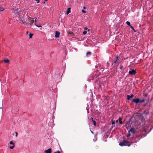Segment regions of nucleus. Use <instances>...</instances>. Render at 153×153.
<instances>
[{
    "label": "nucleus",
    "mask_w": 153,
    "mask_h": 153,
    "mask_svg": "<svg viewBox=\"0 0 153 153\" xmlns=\"http://www.w3.org/2000/svg\"><path fill=\"white\" fill-rule=\"evenodd\" d=\"M87 33V31H84L83 32V35H85Z\"/></svg>",
    "instance_id": "obj_20"
},
{
    "label": "nucleus",
    "mask_w": 153,
    "mask_h": 153,
    "mask_svg": "<svg viewBox=\"0 0 153 153\" xmlns=\"http://www.w3.org/2000/svg\"><path fill=\"white\" fill-rule=\"evenodd\" d=\"M84 29L85 30H87V29H88V28H87V27H85V28H84Z\"/></svg>",
    "instance_id": "obj_31"
},
{
    "label": "nucleus",
    "mask_w": 153,
    "mask_h": 153,
    "mask_svg": "<svg viewBox=\"0 0 153 153\" xmlns=\"http://www.w3.org/2000/svg\"><path fill=\"white\" fill-rule=\"evenodd\" d=\"M145 101V100H143L141 101H140V102H144Z\"/></svg>",
    "instance_id": "obj_24"
},
{
    "label": "nucleus",
    "mask_w": 153,
    "mask_h": 153,
    "mask_svg": "<svg viewBox=\"0 0 153 153\" xmlns=\"http://www.w3.org/2000/svg\"><path fill=\"white\" fill-rule=\"evenodd\" d=\"M91 132L92 133H93V132L92 131H91Z\"/></svg>",
    "instance_id": "obj_34"
},
{
    "label": "nucleus",
    "mask_w": 153,
    "mask_h": 153,
    "mask_svg": "<svg viewBox=\"0 0 153 153\" xmlns=\"http://www.w3.org/2000/svg\"><path fill=\"white\" fill-rule=\"evenodd\" d=\"M126 24L128 26H131V24H130V22H128V21H127L126 22Z\"/></svg>",
    "instance_id": "obj_16"
},
{
    "label": "nucleus",
    "mask_w": 153,
    "mask_h": 153,
    "mask_svg": "<svg viewBox=\"0 0 153 153\" xmlns=\"http://www.w3.org/2000/svg\"><path fill=\"white\" fill-rule=\"evenodd\" d=\"M118 57L117 56H116V61L114 62V63H112V65H113V64H114V63H116V62L117 61V60L118 59Z\"/></svg>",
    "instance_id": "obj_17"
},
{
    "label": "nucleus",
    "mask_w": 153,
    "mask_h": 153,
    "mask_svg": "<svg viewBox=\"0 0 153 153\" xmlns=\"http://www.w3.org/2000/svg\"><path fill=\"white\" fill-rule=\"evenodd\" d=\"M91 119H92V120H93V118H92V117H91Z\"/></svg>",
    "instance_id": "obj_35"
},
{
    "label": "nucleus",
    "mask_w": 153,
    "mask_h": 153,
    "mask_svg": "<svg viewBox=\"0 0 153 153\" xmlns=\"http://www.w3.org/2000/svg\"><path fill=\"white\" fill-rule=\"evenodd\" d=\"M119 145L121 146H129L131 145V144L126 140H124L123 142H120Z\"/></svg>",
    "instance_id": "obj_1"
},
{
    "label": "nucleus",
    "mask_w": 153,
    "mask_h": 153,
    "mask_svg": "<svg viewBox=\"0 0 153 153\" xmlns=\"http://www.w3.org/2000/svg\"><path fill=\"white\" fill-rule=\"evenodd\" d=\"M48 0H45V2H44V3H45V1H47Z\"/></svg>",
    "instance_id": "obj_32"
},
{
    "label": "nucleus",
    "mask_w": 153,
    "mask_h": 153,
    "mask_svg": "<svg viewBox=\"0 0 153 153\" xmlns=\"http://www.w3.org/2000/svg\"><path fill=\"white\" fill-rule=\"evenodd\" d=\"M130 27H131V28L132 30H134V27H133L132 26H131H131H130Z\"/></svg>",
    "instance_id": "obj_26"
},
{
    "label": "nucleus",
    "mask_w": 153,
    "mask_h": 153,
    "mask_svg": "<svg viewBox=\"0 0 153 153\" xmlns=\"http://www.w3.org/2000/svg\"><path fill=\"white\" fill-rule=\"evenodd\" d=\"M60 34V33L59 31H56L55 32V37L56 38H58L59 37Z\"/></svg>",
    "instance_id": "obj_9"
},
{
    "label": "nucleus",
    "mask_w": 153,
    "mask_h": 153,
    "mask_svg": "<svg viewBox=\"0 0 153 153\" xmlns=\"http://www.w3.org/2000/svg\"><path fill=\"white\" fill-rule=\"evenodd\" d=\"M36 1H37V3H39V0H35Z\"/></svg>",
    "instance_id": "obj_28"
},
{
    "label": "nucleus",
    "mask_w": 153,
    "mask_h": 153,
    "mask_svg": "<svg viewBox=\"0 0 153 153\" xmlns=\"http://www.w3.org/2000/svg\"><path fill=\"white\" fill-rule=\"evenodd\" d=\"M122 121H121V119L120 118L118 120H117L116 121H113L112 124H116V126H117L120 124H122Z\"/></svg>",
    "instance_id": "obj_4"
},
{
    "label": "nucleus",
    "mask_w": 153,
    "mask_h": 153,
    "mask_svg": "<svg viewBox=\"0 0 153 153\" xmlns=\"http://www.w3.org/2000/svg\"><path fill=\"white\" fill-rule=\"evenodd\" d=\"M28 33V31H27V33Z\"/></svg>",
    "instance_id": "obj_37"
},
{
    "label": "nucleus",
    "mask_w": 153,
    "mask_h": 153,
    "mask_svg": "<svg viewBox=\"0 0 153 153\" xmlns=\"http://www.w3.org/2000/svg\"><path fill=\"white\" fill-rule=\"evenodd\" d=\"M33 34L30 33L29 34V38H32L33 36Z\"/></svg>",
    "instance_id": "obj_18"
},
{
    "label": "nucleus",
    "mask_w": 153,
    "mask_h": 153,
    "mask_svg": "<svg viewBox=\"0 0 153 153\" xmlns=\"http://www.w3.org/2000/svg\"><path fill=\"white\" fill-rule=\"evenodd\" d=\"M122 68H123V66L122 65H121L120 67V69H122Z\"/></svg>",
    "instance_id": "obj_30"
},
{
    "label": "nucleus",
    "mask_w": 153,
    "mask_h": 153,
    "mask_svg": "<svg viewBox=\"0 0 153 153\" xmlns=\"http://www.w3.org/2000/svg\"><path fill=\"white\" fill-rule=\"evenodd\" d=\"M27 20L28 21V22H27V24H26V25H28L29 24L30 25H32L33 23V19L27 16Z\"/></svg>",
    "instance_id": "obj_2"
},
{
    "label": "nucleus",
    "mask_w": 153,
    "mask_h": 153,
    "mask_svg": "<svg viewBox=\"0 0 153 153\" xmlns=\"http://www.w3.org/2000/svg\"><path fill=\"white\" fill-rule=\"evenodd\" d=\"M131 132L132 133H133L134 132V130L133 128H131L128 131V132Z\"/></svg>",
    "instance_id": "obj_15"
},
{
    "label": "nucleus",
    "mask_w": 153,
    "mask_h": 153,
    "mask_svg": "<svg viewBox=\"0 0 153 153\" xmlns=\"http://www.w3.org/2000/svg\"><path fill=\"white\" fill-rule=\"evenodd\" d=\"M14 13L15 14H18L19 16L20 15V14H21V13L20 12V10H15L14 9H13Z\"/></svg>",
    "instance_id": "obj_6"
},
{
    "label": "nucleus",
    "mask_w": 153,
    "mask_h": 153,
    "mask_svg": "<svg viewBox=\"0 0 153 153\" xmlns=\"http://www.w3.org/2000/svg\"><path fill=\"white\" fill-rule=\"evenodd\" d=\"M4 62L5 63H9L10 62V60L9 59H4Z\"/></svg>",
    "instance_id": "obj_13"
},
{
    "label": "nucleus",
    "mask_w": 153,
    "mask_h": 153,
    "mask_svg": "<svg viewBox=\"0 0 153 153\" xmlns=\"http://www.w3.org/2000/svg\"><path fill=\"white\" fill-rule=\"evenodd\" d=\"M18 133L17 132H16V136L17 137V136Z\"/></svg>",
    "instance_id": "obj_29"
},
{
    "label": "nucleus",
    "mask_w": 153,
    "mask_h": 153,
    "mask_svg": "<svg viewBox=\"0 0 153 153\" xmlns=\"http://www.w3.org/2000/svg\"><path fill=\"white\" fill-rule=\"evenodd\" d=\"M0 108L1 109H2V107H0Z\"/></svg>",
    "instance_id": "obj_36"
},
{
    "label": "nucleus",
    "mask_w": 153,
    "mask_h": 153,
    "mask_svg": "<svg viewBox=\"0 0 153 153\" xmlns=\"http://www.w3.org/2000/svg\"><path fill=\"white\" fill-rule=\"evenodd\" d=\"M19 18H20V22L22 24H24L25 25L27 24V22L25 20L24 18L23 17L19 15Z\"/></svg>",
    "instance_id": "obj_3"
},
{
    "label": "nucleus",
    "mask_w": 153,
    "mask_h": 153,
    "mask_svg": "<svg viewBox=\"0 0 153 153\" xmlns=\"http://www.w3.org/2000/svg\"><path fill=\"white\" fill-rule=\"evenodd\" d=\"M132 101L135 102L136 103H137L140 102V100L138 98L134 99L132 100Z\"/></svg>",
    "instance_id": "obj_8"
},
{
    "label": "nucleus",
    "mask_w": 153,
    "mask_h": 153,
    "mask_svg": "<svg viewBox=\"0 0 153 153\" xmlns=\"http://www.w3.org/2000/svg\"><path fill=\"white\" fill-rule=\"evenodd\" d=\"M133 97V94H131L130 96L129 95H127V100H130L131 98H132V97Z\"/></svg>",
    "instance_id": "obj_12"
},
{
    "label": "nucleus",
    "mask_w": 153,
    "mask_h": 153,
    "mask_svg": "<svg viewBox=\"0 0 153 153\" xmlns=\"http://www.w3.org/2000/svg\"><path fill=\"white\" fill-rule=\"evenodd\" d=\"M51 152L52 150L51 149H49L45 151V153H51Z\"/></svg>",
    "instance_id": "obj_10"
},
{
    "label": "nucleus",
    "mask_w": 153,
    "mask_h": 153,
    "mask_svg": "<svg viewBox=\"0 0 153 153\" xmlns=\"http://www.w3.org/2000/svg\"><path fill=\"white\" fill-rule=\"evenodd\" d=\"M93 122L94 125V126H96V123L95 121H94V120H93Z\"/></svg>",
    "instance_id": "obj_22"
},
{
    "label": "nucleus",
    "mask_w": 153,
    "mask_h": 153,
    "mask_svg": "<svg viewBox=\"0 0 153 153\" xmlns=\"http://www.w3.org/2000/svg\"><path fill=\"white\" fill-rule=\"evenodd\" d=\"M91 52H88L87 53V55H91Z\"/></svg>",
    "instance_id": "obj_21"
},
{
    "label": "nucleus",
    "mask_w": 153,
    "mask_h": 153,
    "mask_svg": "<svg viewBox=\"0 0 153 153\" xmlns=\"http://www.w3.org/2000/svg\"><path fill=\"white\" fill-rule=\"evenodd\" d=\"M87 30H88V32L89 31H90V29H88Z\"/></svg>",
    "instance_id": "obj_33"
},
{
    "label": "nucleus",
    "mask_w": 153,
    "mask_h": 153,
    "mask_svg": "<svg viewBox=\"0 0 153 153\" xmlns=\"http://www.w3.org/2000/svg\"><path fill=\"white\" fill-rule=\"evenodd\" d=\"M9 148L11 149H13L15 146V144L12 141H10V144L9 145Z\"/></svg>",
    "instance_id": "obj_5"
},
{
    "label": "nucleus",
    "mask_w": 153,
    "mask_h": 153,
    "mask_svg": "<svg viewBox=\"0 0 153 153\" xmlns=\"http://www.w3.org/2000/svg\"><path fill=\"white\" fill-rule=\"evenodd\" d=\"M82 13H85L86 12V11L85 10H82Z\"/></svg>",
    "instance_id": "obj_23"
},
{
    "label": "nucleus",
    "mask_w": 153,
    "mask_h": 153,
    "mask_svg": "<svg viewBox=\"0 0 153 153\" xmlns=\"http://www.w3.org/2000/svg\"><path fill=\"white\" fill-rule=\"evenodd\" d=\"M4 10V9L2 7H0V11H3Z\"/></svg>",
    "instance_id": "obj_19"
},
{
    "label": "nucleus",
    "mask_w": 153,
    "mask_h": 153,
    "mask_svg": "<svg viewBox=\"0 0 153 153\" xmlns=\"http://www.w3.org/2000/svg\"><path fill=\"white\" fill-rule=\"evenodd\" d=\"M34 25L38 27H42V26L40 24H37L36 23H34Z\"/></svg>",
    "instance_id": "obj_14"
},
{
    "label": "nucleus",
    "mask_w": 153,
    "mask_h": 153,
    "mask_svg": "<svg viewBox=\"0 0 153 153\" xmlns=\"http://www.w3.org/2000/svg\"><path fill=\"white\" fill-rule=\"evenodd\" d=\"M37 18H35V20L34 21V22H35V23H36V20H37Z\"/></svg>",
    "instance_id": "obj_25"
},
{
    "label": "nucleus",
    "mask_w": 153,
    "mask_h": 153,
    "mask_svg": "<svg viewBox=\"0 0 153 153\" xmlns=\"http://www.w3.org/2000/svg\"><path fill=\"white\" fill-rule=\"evenodd\" d=\"M54 153H60V152L59 151H57L56 152H55Z\"/></svg>",
    "instance_id": "obj_27"
},
{
    "label": "nucleus",
    "mask_w": 153,
    "mask_h": 153,
    "mask_svg": "<svg viewBox=\"0 0 153 153\" xmlns=\"http://www.w3.org/2000/svg\"><path fill=\"white\" fill-rule=\"evenodd\" d=\"M136 73L135 70L134 69H132L131 71H130L128 72V74L131 75H134L136 74Z\"/></svg>",
    "instance_id": "obj_7"
},
{
    "label": "nucleus",
    "mask_w": 153,
    "mask_h": 153,
    "mask_svg": "<svg viewBox=\"0 0 153 153\" xmlns=\"http://www.w3.org/2000/svg\"><path fill=\"white\" fill-rule=\"evenodd\" d=\"M71 9L70 8H68L67 9L66 12V15H68L69 13L71 12Z\"/></svg>",
    "instance_id": "obj_11"
}]
</instances>
